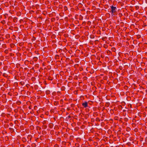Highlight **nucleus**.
Instances as JSON below:
<instances>
[{"instance_id":"6ab92c4d","label":"nucleus","mask_w":147,"mask_h":147,"mask_svg":"<svg viewBox=\"0 0 147 147\" xmlns=\"http://www.w3.org/2000/svg\"><path fill=\"white\" fill-rule=\"evenodd\" d=\"M106 37H103L102 38V39L104 41H105L106 40Z\"/></svg>"},{"instance_id":"2f4dec72","label":"nucleus","mask_w":147,"mask_h":147,"mask_svg":"<svg viewBox=\"0 0 147 147\" xmlns=\"http://www.w3.org/2000/svg\"><path fill=\"white\" fill-rule=\"evenodd\" d=\"M29 108L30 109H31V106H29Z\"/></svg>"},{"instance_id":"c85d7f7f","label":"nucleus","mask_w":147,"mask_h":147,"mask_svg":"<svg viewBox=\"0 0 147 147\" xmlns=\"http://www.w3.org/2000/svg\"><path fill=\"white\" fill-rule=\"evenodd\" d=\"M4 52L6 53H8V50H6Z\"/></svg>"},{"instance_id":"79ce46f5","label":"nucleus","mask_w":147,"mask_h":147,"mask_svg":"<svg viewBox=\"0 0 147 147\" xmlns=\"http://www.w3.org/2000/svg\"><path fill=\"white\" fill-rule=\"evenodd\" d=\"M34 59H35V58H37L36 57H34Z\"/></svg>"},{"instance_id":"0eeeda50","label":"nucleus","mask_w":147,"mask_h":147,"mask_svg":"<svg viewBox=\"0 0 147 147\" xmlns=\"http://www.w3.org/2000/svg\"><path fill=\"white\" fill-rule=\"evenodd\" d=\"M22 140L24 142H26L27 141V139L23 137L22 138Z\"/></svg>"},{"instance_id":"7ed1b4c3","label":"nucleus","mask_w":147,"mask_h":147,"mask_svg":"<svg viewBox=\"0 0 147 147\" xmlns=\"http://www.w3.org/2000/svg\"><path fill=\"white\" fill-rule=\"evenodd\" d=\"M32 138V136L30 135H29L27 137V140H31Z\"/></svg>"},{"instance_id":"f257e3e1","label":"nucleus","mask_w":147,"mask_h":147,"mask_svg":"<svg viewBox=\"0 0 147 147\" xmlns=\"http://www.w3.org/2000/svg\"><path fill=\"white\" fill-rule=\"evenodd\" d=\"M111 11H109L111 13L112 16H116L117 15V8L116 7L112 5L111 6Z\"/></svg>"},{"instance_id":"aec40b11","label":"nucleus","mask_w":147,"mask_h":147,"mask_svg":"<svg viewBox=\"0 0 147 147\" xmlns=\"http://www.w3.org/2000/svg\"><path fill=\"white\" fill-rule=\"evenodd\" d=\"M50 112L51 113H54L55 112V110L54 109H52L51 110Z\"/></svg>"},{"instance_id":"58836bf2","label":"nucleus","mask_w":147,"mask_h":147,"mask_svg":"<svg viewBox=\"0 0 147 147\" xmlns=\"http://www.w3.org/2000/svg\"><path fill=\"white\" fill-rule=\"evenodd\" d=\"M16 121H17V120H15V121H14V122H15H15H16Z\"/></svg>"},{"instance_id":"c756f323","label":"nucleus","mask_w":147,"mask_h":147,"mask_svg":"<svg viewBox=\"0 0 147 147\" xmlns=\"http://www.w3.org/2000/svg\"><path fill=\"white\" fill-rule=\"evenodd\" d=\"M96 109H97L96 107H94L93 108V109L94 111H96Z\"/></svg>"},{"instance_id":"09e8293b","label":"nucleus","mask_w":147,"mask_h":147,"mask_svg":"<svg viewBox=\"0 0 147 147\" xmlns=\"http://www.w3.org/2000/svg\"><path fill=\"white\" fill-rule=\"evenodd\" d=\"M105 48H106V46H105Z\"/></svg>"},{"instance_id":"5701e85b","label":"nucleus","mask_w":147,"mask_h":147,"mask_svg":"<svg viewBox=\"0 0 147 147\" xmlns=\"http://www.w3.org/2000/svg\"><path fill=\"white\" fill-rule=\"evenodd\" d=\"M36 39V38L35 37L33 36L32 38V40L34 41Z\"/></svg>"},{"instance_id":"a18cd8bd","label":"nucleus","mask_w":147,"mask_h":147,"mask_svg":"<svg viewBox=\"0 0 147 147\" xmlns=\"http://www.w3.org/2000/svg\"><path fill=\"white\" fill-rule=\"evenodd\" d=\"M84 22H83V23H84Z\"/></svg>"},{"instance_id":"c03bdc74","label":"nucleus","mask_w":147,"mask_h":147,"mask_svg":"<svg viewBox=\"0 0 147 147\" xmlns=\"http://www.w3.org/2000/svg\"><path fill=\"white\" fill-rule=\"evenodd\" d=\"M62 109L64 110V109Z\"/></svg>"},{"instance_id":"de8ad7c7","label":"nucleus","mask_w":147,"mask_h":147,"mask_svg":"<svg viewBox=\"0 0 147 147\" xmlns=\"http://www.w3.org/2000/svg\"><path fill=\"white\" fill-rule=\"evenodd\" d=\"M116 117H115V118H116Z\"/></svg>"},{"instance_id":"c9c22d12","label":"nucleus","mask_w":147,"mask_h":147,"mask_svg":"<svg viewBox=\"0 0 147 147\" xmlns=\"http://www.w3.org/2000/svg\"><path fill=\"white\" fill-rule=\"evenodd\" d=\"M5 114L4 113H2V116H3V115H4Z\"/></svg>"},{"instance_id":"b1692460","label":"nucleus","mask_w":147,"mask_h":147,"mask_svg":"<svg viewBox=\"0 0 147 147\" xmlns=\"http://www.w3.org/2000/svg\"><path fill=\"white\" fill-rule=\"evenodd\" d=\"M27 140L28 143L29 144H30L31 143V140Z\"/></svg>"},{"instance_id":"cd10ccee","label":"nucleus","mask_w":147,"mask_h":147,"mask_svg":"<svg viewBox=\"0 0 147 147\" xmlns=\"http://www.w3.org/2000/svg\"><path fill=\"white\" fill-rule=\"evenodd\" d=\"M55 147H59V146L57 144H56L54 146Z\"/></svg>"},{"instance_id":"412c9836","label":"nucleus","mask_w":147,"mask_h":147,"mask_svg":"<svg viewBox=\"0 0 147 147\" xmlns=\"http://www.w3.org/2000/svg\"><path fill=\"white\" fill-rule=\"evenodd\" d=\"M65 89V87L63 86L61 87V90H64Z\"/></svg>"},{"instance_id":"a211bd4d","label":"nucleus","mask_w":147,"mask_h":147,"mask_svg":"<svg viewBox=\"0 0 147 147\" xmlns=\"http://www.w3.org/2000/svg\"><path fill=\"white\" fill-rule=\"evenodd\" d=\"M1 23H2L3 24H4L6 23V22L5 20H3L1 22Z\"/></svg>"},{"instance_id":"bb28decb","label":"nucleus","mask_w":147,"mask_h":147,"mask_svg":"<svg viewBox=\"0 0 147 147\" xmlns=\"http://www.w3.org/2000/svg\"><path fill=\"white\" fill-rule=\"evenodd\" d=\"M119 17H121L123 16V15H122V13H119Z\"/></svg>"},{"instance_id":"a19ab883","label":"nucleus","mask_w":147,"mask_h":147,"mask_svg":"<svg viewBox=\"0 0 147 147\" xmlns=\"http://www.w3.org/2000/svg\"><path fill=\"white\" fill-rule=\"evenodd\" d=\"M28 85H29V84H26V86H27Z\"/></svg>"},{"instance_id":"ea45409f","label":"nucleus","mask_w":147,"mask_h":147,"mask_svg":"<svg viewBox=\"0 0 147 147\" xmlns=\"http://www.w3.org/2000/svg\"><path fill=\"white\" fill-rule=\"evenodd\" d=\"M4 46H5V45H3V47H4Z\"/></svg>"},{"instance_id":"f8f14e48","label":"nucleus","mask_w":147,"mask_h":147,"mask_svg":"<svg viewBox=\"0 0 147 147\" xmlns=\"http://www.w3.org/2000/svg\"><path fill=\"white\" fill-rule=\"evenodd\" d=\"M110 112L111 114H113L114 113V111L113 109H111Z\"/></svg>"},{"instance_id":"8fccbe9b","label":"nucleus","mask_w":147,"mask_h":147,"mask_svg":"<svg viewBox=\"0 0 147 147\" xmlns=\"http://www.w3.org/2000/svg\"><path fill=\"white\" fill-rule=\"evenodd\" d=\"M105 48H106V46H105Z\"/></svg>"},{"instance_id":"49530a36","label":"nucleus","mask_w":147,"mask_h":147,"mask_svg":"<svg viewBox=\"0 0 147 147\" xmlns=\"http://www.w3.org/2000/svg\"><path fill=\"white\" fill-rule=\"evenodd\" d=\"M84 22H83V23H84Z\"/></svg>"},{"instance_id":"9d476101","label":"nucleus","mask_w":147,"mask_h":147,"mask_svg":"<svg viewBox=\"0 0 147 147\" xmlns=\"http://www.w3.org/2000/svg\"><path fill=\"white\" fill-rule=\"evenodd\" d=\"M16 103L18 105H20L21 103V102L20 100H18L17 101Z\"/></svg>"},{"instance_id":"20e7f679","label":"nucleus","mask_w":147,"mask_h":147,"mask_svg":"<svg viewBox=\"0 0 147 147\" xmlns=\"http://www.w3.org/2000/svg\"><path fill=\"white\" fill-rule=\"evenodd\" d=\"M107 53L108 55H112L111 52L109 50H108L107 51Z\"/></svg>"},{"instance_id":"dca6fc26","label":"nucleus","mask_w":147,"mask_h":147,"mask_svg":"<svg viewBox=\"0 0 147 147\" xmlns=\"http://www.w3.org/2000/svg\"><path fill=\"white\" fill-rule=\"evenodd\" d=\"M21 13L20 12H18L17 13V16H20V15H21Z\"/></svg>"},{"instance_id":"e433bc0d","label":"nucleus","mask_w":147,"mask_h":147,"mask_svg":"<svg viewBox=\"0 0 147 147\" xmlns=\"http://www.w3.org/2000/svg\"><path fill=\"white\" fill-rule=\"evenodd\" d=\"M144 26H146V24H144Z\"/></svg>"},{"instance_id":"37998d69","label":"nucleus","mask_w":147,"mask_h":147,"mask_svg":"<svg viewBox=\"0 0 147 147\" xmlns=\"http://www.w3.org/2000/svg\"><path fill=\"white\" fill-rule=\"evenodd\" d=\"M67 109L68 110H69L70 109H69L68 108H67Z\"/></svg>"},{"instance_id":"603ef678","label":"nucleus","mask_w":147,"mask_h":147,"mask_svg":"<svg viewBox=\"0 0 147 147\" xmlns=\"http://www.w3.org/2000/svg\"><path fill=\"white\" fill-rule=\"evenodd\" d=\"M117 118H116V119H117Z\"/></svg>"},{"instance_id":"473e14b6","label":"nucleus","mask_w":147,"mask_h":147,"mask_svg":"<svg viewBox=\"0 0 147 147\" xmlns=\"http://www.w3.org/2000/svg\"><path fill=\"white\" fill-rule=\"evenodd\" d=\"M57 93H58V94H61V93L59 91H58L57 92Z\"/></svg>"},{"instance_id":"7c9ffc66","label":"nucleus","mask_w":147,"mask_h":147,"mask_svg":"<svg viewBox=\"0 0 147 147\" xmlns=\"http://www.w3.org/2000/svg\"><path fill=\"white\" fill-rule=\"evenodd\" d=\"M97 33H99V34H100V30H98V31H97Z\"/></svg>"},{"instance_id":"2eb2a0df","label":"nucleus","mask_w":147,"mask_h":147,"mask_svg":"<svg viewBox=\"0 0 147 147\" xmlns=\"http://www.w3.org/2000/svg\"><path fill=\"white\" fill-rule=\"evenodd\" d=\"M64 9L65 11L67 10L68 9L67 7L66 6H64Z\"/></svg>"},{"instance_id":"ddd939ff","label":"nucleus","mask_w":147,"mask_h":147,"mask_svg":"<svg viewBox=\"0 0 147 147\" xmlns=\"http://www.w3.org/2000/svg\"><path fill=\"white\" fill-rule=\"evenodd\" d=\"M20 84L21 85L23 86L24 84V82L22 81L20 82Z\"/></svg>"},{"instance_id":"3c124183","label":"nucleus","mask_w":147,"mask_h":147,"mask_svg":"<svg viewBox=\"0 0 147 147\" xmlns=\"http://www.w3.org/2000/svg\"><path fill=\"white\" fill-rule=\"evenodd\" d=\"M105 48H106V46H105Z\"/></svg>"},{"instance_id":"72a5a7b5","label":"nucleus","mask_w":147,"mask_h":147,"mask_svg":"<svg viewBox=\"0 0 147 147\" xmlns=\"http://www.w3.org/2000/svg\"><path fill=\"white\" fill-rule=\"evenodd\" d=\"M101 118L102 119H101V121H102L103 120V119L104 118L103 117H101Z\"/></svg>"},{"instance_id":"39448f33","label":"nucleus","mask_w":147,"mask_h":147,"mask_svg":"<svg viewBox=\"0 0 147 147\" xmlns=\"http://www.w3.org/2000/svg\"><path fill=\"white\" fill-rule=\"evenodd\" d=\"M14 127H9V129L10 130V132H13L14 131V129H13V128Z\"/></svg>"},{"instance_id":"4c0bfd02","label":"nucleus","mask_w":147,"mask_h":147,"mask_svg":"<svg viewBox=\"0 0 147 147\" xmlns=\"http://www.w3.org/2000/svg\"><path fill=\"white\" fill-rule=\"evenodd\" d=\"M68 117L69 118H71V116H68Z\"/></svg>"},{"instance_id":"f3484780","label":"nucleus","mask_w":147,"mask_h":147,"mask_svg":"<svg viewBox=\"0 0 147 147\" xmlns=\"http://www.w3.org/2000/svg\"><path fill=\"white\" fill-rule=\"evenodd\" d=\"M9 125L11 126L12 127H15V126H13L12 123H9Z\"/></svg>"},{"instance_id":"6e6552de","label":"nucleus","mask_w":147,"mask_h":147,"mask_svg":"<svg viewBox=\"0 0 147 147\" xmlns=\"http://www.w3.org/2000/svg\"><path fill=\"white\" fill-rule=\"evenodd\" d=\"M98 115V113L97 112H95L93 113V115L94 116H97Z\"/></svg>"},{"instance_id":"9b49d317","label":"nucleus","mask_w":147,"mask_h":147,"mask_svg":"<svg viewBox=\"0 0 147 147\" xmlns=\"http://www.w3.org/2000/svg\"><path fill=\"white\" fill-rule=\"evenodd\" d=\"M111 50L114 52H115L116 50L115 48V47H112L111 49Z\"/></svg>"},{"instance_id":"4be33fe9","label":"nucleus","mask_w":147,"mask_h":147,"mask_svg":"<svg viewBox=\"0 0 147 147\" xmlns=\"http://www.w3.org/2000/svg\"><path fill=\"white\" fill-rule=\"evenodd\" d=\"M55 58L57 59H58L59 58V56L58 55H56L55 56Z\"/></svg>"},{"instance_id":"393cba45","label":"nucleus","mask_w":147,"mask_h":147,"mask_svg":"<svg viewBox=\"0 0 147 147\" xmlns=\"http://www.w3.org/2000/svg\"><path fill=\"white\" fill-rule=\"evenodd\" d=\"M75 105L74 104H71V106L72 107H75Z\"/></svg>"},{"instance_id":"f704fd0d","label":"nucleus","mask_w":147,"mask_h":147,"mask_svg":"<svg viewBox=\"0 0 147 147\" xmlns=\"http://www.w3.org/2000/svg\"><path fill=\"white\" fill-rule=\"evenodd\" d=\"M109 15V16L110 15V14H109V13H107L106 14V15Z\"/></svg>"},{"instance_id":"423d86ee","label":"nucleus","mask_w":147,"mask_h":147,"mask_svg":"<svg viewBox=\"0 0 147 147\" xmlns=\"http://www.w3.org/2000/svg\"><path fill=\"white\" fill-rule=\"evenodd\" d=\"M47 80H53V78L50 76H49L48 77Z\"/></svg>"},{"instance_id":"864d4df0","label":"nucleus","mask_w":147,"mask_h":147,"mask_svg":"<svg viewBox=\"0 0 147 147\" xmlns=\"http://www.w3.org/2000/svg\"><path fill=\"white\" fill-rule=\"evenodd\" d=\"M117 118H116V119H117Z\"/></svg>"},{"instance_id":"f03ea898","label":"nucleus","mask_w":147,"mask_h":147,"mask_svg":"<svg viewBox=\"0 0 147 147\" xmlns=\"http://www.w3.org/2000/svg\"><path fill=\"white\" fill-rule=\"evenodd\" d=\"M82 105L84 108H86L88 106V102L86 101L82 103Z\"/></svg>"},{"instance_id":"1a4fd4ad","label":"nucleus","mask_w":147,"mask_h":147,"mask_svg":"<svg viewBox=\"0 0 147 147\" xmlns=\"http://www.w3.org/2000/svg\"><path fill=\"white\" fill-rule=\"evenodd\" d=\"M83 17L81 15H80L79 16V19L80 20H83Z\"/></svg>"},{"instance_id":"4468645a","label":"nucleus","mask_w":147,"mask_h":147,"mask_svg":"<svg viewBox=\"0 0 147 147\" xmlns=\"http://www.w3.org/2000/svg\"><path fill=\"white\" fill-rule=\"evenodd\" d=\"M96 121L98 122L100 121V120L99 118L97 117L96 119Z\"/></svg>"},{"instance_id":"a878e982","label":"nucleus","mask_w":147,"mask_h":147,"mask_svg":"<svg viewBox=\"0 0 147 147\" xmlns=\"http://www.w3.org/2000/svg\"><path fill=\"white\" fill-rule=\"evenodd\" d=\"M17 19V18H16V17H14V19H13V21L14 22H16V19Z\"/></svg>"}]
</instances>
